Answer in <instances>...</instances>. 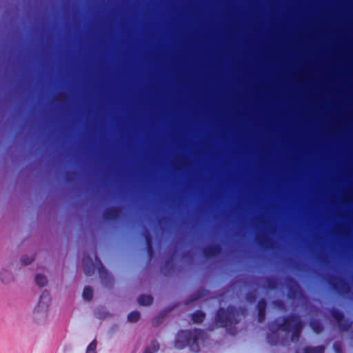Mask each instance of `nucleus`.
<instances>
[{
	"label": "nucleus",
	"instance_id": "1",
	"mask_svg": "<svg viewBox=\"0 0 353 353\" xmlns=\"http://www.w3.org/2000/svg\"><path fill=\"white\" fill-rule=\"evenodd\" d=\"M148 106H154V0H148Z\"/></svg>",
	"mask_w": 353,
	"mask_h": 353
},
{
	"label": "nucleus",
	"instance_id": "2",
	"mask_svg": "<svg viewBox=\"0 0 353 353\" xmlns=\"http://www.w3.org/2000/svg\"><path fill=\"white\" fill-rule=\"evenodd\" d=\"M203 334V330L199 328L179 330L176 336L175 347L177 349L188 347L192 352H199L200 350L199 341Z\"/></svg>",
	"mask_w": 353,
	"mask_h": 353
},
{
	"label": "nucleus",
	"instance_id": "3",
	"mask_svg": "<svg viewBox=\"0 0 353 353\" xmlns=\"http://www.w3.org/2000/svg\"><path fill=\"white\" fill-rule=\"evenodd\" d=\"M239 316V309L234 305H229L226 308L220 307L216 311L214 323L221 328L234 326L240 322Z\"/></svg>",
	"mask_w": 353,
	"mask_h": 353
},
{
	"label": "nucleus",
	"instance_id": "4",
	"mask_svg": "<svg viewBox=\"0 0 353 353\" xmlns=\"http://www.w3.org/2000/svg\"><path fill=\"white\" fill-rule=\"evenodd\" d=\"M303 326L301 316L296 313H290L282 318V327L284 332H290L296 328L302 329Z\"/></svg>",
	"mask_w": 353,
	"mask_h": 353
},
{
	"label": "nucleus",
	"instance_id": "5",
	"mask_svg": "<svg viewBox=\"0 0 353 353\" xmlns=\"http://www.w3.org/2000/svg\"><path fill=\"white\" fill-rule=\"evenodd\" d=\"M330 314L336 321L341 331L347 332L352 327V321L349 319H345L343 312L339 309L332 308L330 310Z\"/></svg>",
	"mask_w": 353,
	"mask_h": 353
},
{
	"label": "nucleus",
	"instance_id": "6",
	"mask_svg": "<svg viewBox=\"0 0 353 353\" xmlns=\"http://www.w3.org/2000/svg\"><path fill=\"white\" fill-rule=\"evenodd\" d=\"M95 260L100 265V267L99 268L98 270L101 283L105 288H111L114 281L112 274L103 266L101 260L99 259L97 254H95Z\"/></svg>",
	"mask_w": 353,
	"mask_h": 353
},
{
	"label": "nucleus",
	"instance_id": "7",
	"mask_svg": "<svg viewBox=\"0 0 353 353\" xmlns=\"http://www.w3.org/2000/svg\"><path fill=\"white\" fill-rule=\"evenodd\" d=\"M285 282L288 289V296L290 299H295L299 294L303 295V292L299 283L293 277H286Z\"/></svg>",
	"mask_w": 353,
	"mask_h": 353
},
{
	"label": "nucleus",
	"instance_id": "8",
	"mask_svg": "<svg viewBox=\"0 0 353 353\" xmlns=\"http://www.w3.org/2000/svg\"><path fill=\"white\" fill-rule=\"evenodd\" d=\"M328 282L330 287L338 293L347 294L350 292V285L343 280L336 281L335 277L330 276Z\"/></svg>",
	"mask_w": 353,
	"mask_h": 353
},
{
	"label": "nucleus",
	"instance_id": "9",
	"mask_svg": "<svg viewBox=\"0 0 353 353\" xmlns=\"http://www.w3.org/2000/svg\"><path fill=\"white\" fill-rule=\"evenodd\" d=\"M51 301L50 294L47 290L42 291L39 302L34 309L37 312H46Z\"/></svg>",
	"mask_w": 353,
	"mask_h": 353
},
{
	"label": "nucleus",
	"instance_id": "10",
	"mask_svg": "<svg viewBox=\"0 0 353 353\" xmlns=\"http://www.w3.org/2000/svg\"><path fill=\"white\" fill-rule=\"evenodd\" d=\"M82 266L84 273L87 276H91L94 273V264L88 252H84L83 254Z\"/></svg>",
	"mask_w": 353,
	"mask_h": 353
},
{
	"label": "nucleus",
	"instance_id": "11",
	"mask_svg": "<svg viewBox=\"0 0 353 353\" xmlns=\"http://www.w3.org/2000/svg\"><path fill=\"white\" fill-rule=\"evenodd\" d=\"M221 251V245L219 244L210 245L202 250L203 255L208 259L214 257Z\"/></svg>",
	"mask_w": 353,
	"mask_h": 353
},
{
	"label": "nucleus",
	"instance_id": "12",
	"mask_svg": "<svg viewBox=\"0 0 353 353\" xmlns=\"http://www.w3.org/2000/svg\"><path fill=\"white\" fill-rule=\"evenodd\" d=\"M267 302L265 299L261 298L257 303V320L259 323H263L266 316Z\"/></svg>",
	"mask_w": 353,
	"mask_h": 353
},
{
	"label": "nucleus",
	"instance_id": "13",
	"mask_svg": "<svg viewBox=\"0 0 353 353\" xmlns=\"http://www.w3.org/2000/svg\"><path fill=\"white\" fill-rule=\"evenodd\" d=\"M174 254H173L165 261L164 264L161 268V271L164 275L168 276L174 270L175 265L173 262Z\"/></svg>",
	"mask_w": 353,
	"mask_h": 353
},
{
	"label": "nucleus",
	"instance_id": "14",
	"mask_svg": "<svg viewBox=\"0 0 353 353\" xmlns=\"http://www.w3.org/2000/svg\"><path fill=\"white\" fill-rule=\"evenodd\" d=\"M191 321L195 324H201L203 323L206 317L205 313L200 310H196L190 315Z\"/></svg>",
	"mask_w": 353,
	"mask_h": 353
},
{
	"label": "nucleus",
	"instance_id": "15",
	"mask_svg": "<svg viewBox=\"0 0 353 353\" xmlns=\"http://www.w3.org/2000/svg\"><path fill=\"white\" fill-rule=\"evenodd\" d=\"M265 282L263 288L268 290H275L279 284L278 279L273 276H267L263 279Z\"/></svg>",
	"mask_w": 353,
	"mask_h": 353
},
{
	"label": "nucleus",
	"instance_id": "16",
	"mask_svg": "<svg viewBox=\"0 0 353 353\" xmlns=\"http://www.w3.org/2000/svg\"><path fill=\"white\" fill-rule=\"evenodd\" d=\"M310 326L312 330L316 334H320L323 331L324 327L321 320L317 319H311L310 321Z\"/></svg>",
	"mask_w": 353,
	"mask_h": 353
},
{
	"label": "nucleus",
	"instance_id": "17",
	"mask_svg": "<svg viewBox=\"0 0 353 353\" xmlns=\"http://www.w3.org/2000/svg\"><path fill=\"white\" fill-rule=\"evenodd\" d=\"M137 302L140 305H150L153 303V296L145 294H141L137 298Z\"/></svg>",
	"mask_w": 353,
	"mask_h": 353
},
{
	"label": "nucleus",
	"instance_id": "18",
	"mask_svg": "<svg viewBox=\"0 0 353 353\" xmlns=\"http://www.w3.org/2000/svg\"><path fill=\"white\" fill-rule=\"evenodd\" d=\"M279 319H276L268 323V328L270 332L277 333V331L280 330L283 331L282 323L279 322Z\"/></svg>",
	"mask_w": 353,
	"mask_h": 353
},
{
	"label": "nucleus",
	"instance_id": "19",
	"mask_svg": "<svg viewBox=\"0 0 353 353\" xmlns=\"http://www.w3.org/2000/svg\"><path fill=\"white\" fill-rule=\"evenodd\" d=\"M325 347L319 345L316 347L305 346L303 348V353H324Z\"/></svg>",
	"mask_w": 353,
	"mask_h": 353
},
{
	"label": "nucleus",
	"instance_id": "20",
	"mask_svg": "<svg viewBox=\"0 0 353 353\" xmlns=\"http://www.w3.org/2000/svg\"><path fill=\"white\" fill-rule=\"evenodd\" d=\"M83 299L85 301H90L93 298V290L92 288L90 285H86L84 287L83 293H82Z\"/></svg>",
	"mask_w": 353,
	"mask_h": 353
},
{
	"label": "nucleus",
	"instance_id": "21",
	"mask_svg": "<svg viewBox=\"0 0 353 353\" xmlns=\"http://www.w3.org/2000/svg\"><path fill=\"white\" fill-rule=\"evenodd\" d=\"M0 279L2 283L6 284L10 283L12 280V275L11 272L3 269L0 272Z\"/></svg>",
	"mask_w": 353,
	"mask_h": 353
},
{
	"label": "nucleus",
	"instance_id": "22",
	"mask_svg": "<svg viewBox=\"0 0 353 353\" xmlns=\"http://www.w3.org/2000/svg\"><path fill=\"white\" fill-rule=\"evenodd\" d=\"M116 216L117 213L114 207L106 209L103 213V218L105 221L113 220Z\"/></svg>",
	"mask_w": 353,
	"mask_h": 353
},
{
	"label": "nucleus",
	"instance_id": "23",
	"mask_svg": "<svg viewBox=\"0 0 353 353\" xmlns=\"http://www.w3.org/2000/svg\"><path fill=\"white\" fill-rule=\"evenodd\" d=\"M34 279L36 284L39 287H43L48 283V279L43 274H37Z\"/></svg>",
	"mask_w": 353,
	"mask_h": 353
},
{
	"label": "nucleus",
	"instance_id": "24",
	"mask_svg": "<svg viewBox=\"0 0 353 353\" xmlns=\"http://www.w3.org/2000/svg\"><path fill=\"white\" fill-rule=\"evenodd\" d=\"M267 342L271 345H275L279 342V335L276 332H271L270 334H268Z\"/></svg>",
	"mask_w": 353,
	"mask_h": 353
},
{
	"label": "nucleus",
	"instance_id": "25",
	"mask_svg": "<svg viewBox=\"0 0 353 353\" xmlns=\"http://www.w3.org/2000/svg\"><path fill=\"white\" fill-rule=\"evenodd\" d=\"M94 315L99 318L103 319L108 316V312L103 307H99L94 310Z\"/></svg>",
	"mask_w": 353,
	"mask_h": 353
},
{
	"label": "nucleus",
	"instance_id": "26",
	"mask_svg": "<svg viewBox=\"0 0 353 353\" xmlns=\"http://www.w3.org/2000/svg\"><path fill=\"white\" fill-rule=\"evenodd\" d=\"M141 318V314L137 310H134L130 312L128 315V321L131 323L137 322Z\"/></svg>",
	"mask_w": 353,
	"mask_h": 353
},
{
	"label": "nucleus",
	"instance_id": "27",
	"mask_svg": "<svg viewBox=\"0 0 353 353\" xmlns=\"http://www.w3.org/2000/svg\"><path fill=\"white\" fill-rule=\"evenodd\" d=\"M157 65H156V68ZM157 96V88L156 87V97ZM157 137V110L156 109V137ZM157 194V151L156 150V194ZM157 201V199H155Z\"/></svg>",
	"mask_w": 353,
	"mask_h": 353
},
{
	"label": "nucleus",
	"instance_id": "28",
	"mask_svg": "<svg viewBox=\"0 0 353 353\" xmlns=\"http://www.w3.org/2000/svg\"><path fill=\"white\" fill-rule=\"evenodd\" d=\"M245 300L249 303H254L256 300V294L255 291L248 292L245 295Z\"/></svg>",
	"mask_w": 353,
	"mask_h": 353
},
{
	"label": "nucleus",
	"instance_id": "29",
	"mask_svg": "<svg viewBox=\"0 0 353 353\" xmlns=\"http://www.w3.org/2000/svg\"><path fill=\"white\" fill-rule=\"evenodd\" d=\"M34 260V255L29 256L28 254H23L21 257V262L23 265L30 264Z\"/></svg>",
	"mask_w": 353,
	"mask_h": 353
},
{
	"label": "nucleus",
	"instance_id": "30",
	"mask_svg": "<svg viewBox=\"0 0 353 353\" xmlns=\"http://www.w3.org/2000/svg\"><path fill=\"white\" fill-rule=\"evenodd\" d=\"M302 329L296 328L290 330L292 332L291 340L292 342H297L301 336V332Z\"/></svg>",
	"mask_w": 353,
	"mask_h": 353
},
{
	"label": "nucleus",
	"instance_id": "31",
	"mask_svg": "<svg viewBox=\"0 0 353 353\" xmlns=\"http://www.w3.org/2000/svg\"><path fill=\"white\" fill-rule=\"evenodd\" d=\"M210 294V291L204 288H200L195 292V295L200 299L202 297L206 296Z\"/></svg>",
	"mask_w": 353,
	"mask_h": 353
},
{
	"label": "nucleus",
	"instance_id": "32",
	"mask_svg": "<svg viewBox=\"0 0 353 353\" xmlns=\"http://www.w3.org/2000/svg\"><path fill=\"white\" fill-rule=\"evenodd\" d=\"M333 349L335 353H343L342 343L340 341H336L334 342Z\"/></svg>",
	"mask_w": 353,
	"mask_h": 353
},
{
	"label": "nucleus",
	"instance_id": "33",
	"mask_svg": "<svg viewBox=\"0 0 353 353\" xmlns=\"http://www.w3.org/2000/svg\"><path fill=\"white\" fill-rule=\"evenodd\" d=\"M199 300L196 296L195 295V292L192 294L188 299H186L184 301V304L185 305H188L191 304L192 303Z\"/></svg>",
	"mask_w": 353,
	"mask_h": 353
},
{
	"label": "nucleus",
	"instance_id": "34",
	"mask_svg": "<svg viewBox=\"0 0 353 353\" xmlns=\"http://www.w3.org/2000/svg\"><path fill=\"white\" fill-rule=\"evenodd\" d=\"M143 353H154V339L150 341L149 346L145 348Z\"/></svg>",
	"mask_w": 353,
	"mask_h": 353
},
{
	"label": "nucleus",
	"instance_id": "35",
	"mask_svg": "<svg viewBox=\"0 0 353 353\" xmlns=\"http://www.w3.org/2000/svg\"><path fill=\"white\" fill-rule=\"evenodd\" d=\"M97 345V341L96 339L92 341V342L88 345L86 352L96 351Z\"/></svg>",
	"mask_w": 353,
	"mask_h": 353
},
{
	"label": "nucleus",
	"instance_id": "36",
	"mask_svg": "<svg viewBox=\"0 0 353 353\" xmlns=\"http://www.w3.org/2000/svg\"><path fill=\"white\" fill-rule=\"evenodd\" d=\"M273 304L279 309L283 310L285 308V304L281 300H276L273 302Z\"/></svg>",
	"mask_w": 353,
	"mask_h": 353
},
{
	"label": "nucleus",
	"instance_id": "37",
	"mask_svg": "<svg viewBox=\"0 0 353 353\" xmlns=\"http://www.w3.org/2000/svg\"><path fill=\"white\" fill-rule=\"evenodd\" d=\"M160 319H161L160 315H158V316H157V315H156V319H155V321H156V326H157V325H158V324L159 323V322H160Z\"/></svg>",
	"mask_w": 353,
	"mask_h": 353
},
{
	"label": "nucleus",
	"instance_id": "38",
	"mask_svg": "<svg viewBox=\"0 0 353 353\" xmlns=\"http://www.w3.org/2000/svg\"><path fill=\"white\" fill-rule=\"evenodd\" d=\"M258 244L261 248H263L265 245V243L261 240L258 241Z\"/></svg>",
	"mask_w": 353,
	"mask_h": 353
},
{
	"label": "nucleus",
	"instance_id": "39",
	"mask_svg": "<svg viewBox=\"0 0 353 353\" xmlns=\"http://www.w3.org/2000/svg\"><path fill=\"white\" fill-rule=\"evenodd\" d=\"M159 345L156 342V349H155L156 352L159 350Z\"/></svg>",
	"mask_w": 353,
	"mask_h": 353
},
{
	"label": "nucleus",
	"instance_id": "40",
	"mask_svg": "<svg viewBox=\"0 0 353 353\" xmlns=\"http://www.w3.org/2000/svg\"><path fill=\"white\" fill-rule=\"evenodd\" d=\"M151 323L152 325H154V317L151 319Z\"/></svg>",
	"mask_w": 353,
	"mask_h": 353
},
{
	"label": "nucleus",
	"instance_id": "41",
	"mask_svg": "<svg viewBox=\"0 0 353 353\" xmlns=\"http://www.w3.org/2000/svg\"><path fill=\"white\" fill-rule=\"evenodd\" d=\"M85 353H97L96 351H92V352H86Z\"/></svg>",
	"mask_w": 353,
	"mask_h": 353
},
{
	"label": "nucleus",
	"instance_id": "42",
	"mask_svg": "<svg viewBox=\"0 0 353 353\" xmlns=\"http://www.w3.org/2000/svg\"><path fill=\"white\" fill-rule=\"evenodd\" d=\"M208 330H209L210 331H212V330H213V328H212V327H209V328H208Z\"/></svg>",
	"mask_w": 353,
	"mask_h": 353
}]
</instances>
